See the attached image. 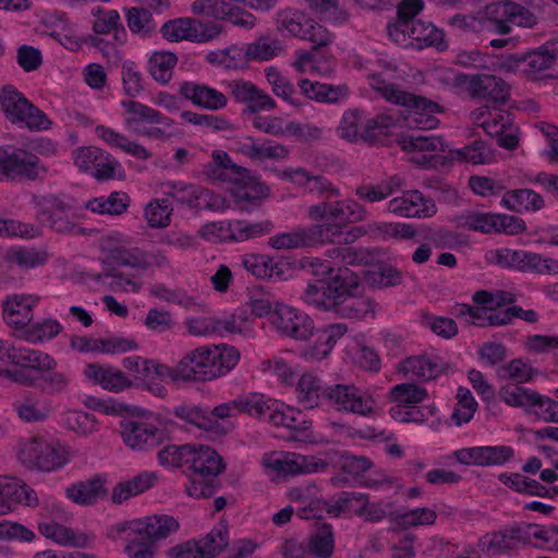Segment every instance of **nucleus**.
<instances>
[{
  "label": "nucleus",
  "mask_w": 558,
  "mask_h": 558,
  "mask_svg": "<svg viewBox=\"0 0 558 558\" xmlns=\"http://www.w3.org/2000/svg\"><path fill=\"white\" fill-rule=\"evenodd\" d=\"M179 529V522L171 515H150L114 524L108 536L116 539L126 533L125 553L129 558H154L156 541L166 538Z\"/></svg>",
  "instance_id": "1"
},
{
  "label": "nucleus",
  "mask_w": 558,
  "mask_h": 558,
  "mask_svg": "<svg viewBox=\"0 0 558 558\" xmlns=\"http://www.w3.org/2000/svg\"><path fill=\"white\" fill-rule=\"evenodd\" d=\"M20 459L27 466L36 465L39 470L51 472L69 462V451L60 444H46L31 440L20 450Z\"/></svg>",
  "instance_id": "10"
},
{
  "label": "nucleus",
  "mask_w": 558,
  "mask_h": 558,
  "mask_svg": "<svg viewBox=\"0 0 558 558\" xmlns=\"http://www.w3.org/2000/svg\"><path fill=\"white\" fill-rule=\"evenodd\" d=\"M371 86L387 101L410 109L405 119L410 125L435 129L439 120L434 116L442 112V107L423 96L402 90L395 83H387L380 75H373Z\"/></svg>",
  "instance_id": "3"
},
{
  "label": "nucleus",
  "mask_w": 558,
  "mask_h": 558,
  "mask_svg": "<svg viewBox=\"0 0 558 558\" xmlns=\"http://www.w3.org/2000/svg\"><path fill=\"white\" fill-rule=\"evenodd\" d=\"M538 371L521 359L511 360L509 363L500 366L497 369V376L500 379H512L517 384L513 386H520V384L529 383L532 380Z\"/></svg>",
  "instance_id": "39"
},
{
  "label": "nucleus",
  "mask_w": 558,
  "mask_h": 558,
  "mask_svg": "<svg viewBox=\"0 0 558 558\" xmlns=\"http://www.w3.org/2000/svg\"><path fill=\"white\" fill-rule=\"evenodd\" d=\"M448 367L447 363L438 357L430 359L426 355L410 356L405 359L400 366L403 373H413V375L423 380L437 378Z\"/></svg>",
  "instance_id": "26"
},
{
  "label": "nucleus",
  "mask_w": 558,
  "mask_h": 558,
  "mask_svg": "<svg viewBox=\"0 0 558 558\" xmlns=\"http://www.w3.org/2000/svg\"><path fill=\"white\" fill-rule=\"evenodd\" d=\"M402 149L409 151L427 150V151H445L446 147L441 137L423 136V135H401L398 140Z\"/></svg>",
  "instance_id": "51"
},
{
  "label": "nucleus",
  "mask_w": 558,
  "mask_h": 558,
  "mask_svg": "<svg viewBox=\"0 0 558 558\" xmlns=\"http://www.w3.org/2000/svg\"><path fill=\"white\" fill-rule=\"evenodd\" d=\"M409 39L417 43V49L425 47H436L439 51L447 49L444 32L436 28L432 23L422 20H416L410 24Z\"/></svg>",
  "instance_id": "29"
},
{
  "label": "nucleus",
  "mask_w": 558,
  "mask_h": 558,
  "mask_svg": "<svg viewBox=\"0 0 558 558\" xmlns=\"http://www.w3.org/2000/svg\"><path fill=\"white\" fill-rule=\"evenodd\" d=\"M283 473L284 475H295L301 473H313L326 471L328 462L315 457H306L292 453L291 457L283 459Z\"/></svg>",
  "instance_id": "38"
},
{
  "label": "nucleus",
  "mask_w": 558,
  "mask_h": 558,
  "mask_svg": "<svg viewBox=\"0 0 558 558\" xmlns=\"http://www.w3.org/2000/svg\"><path fill=\"white\" fill-rule=\"evenodd\" d=\"M34 304L35 300L32 295L14 294L9 296L3 304V316L8 325L11 327H23L31 324Z\"/></svg>",
  "instance_id": "21"
},
{
  "label": "nucleus",
  "mask_w": 558,
  "mask_h": 558,
  "mask_svg": "<svg viewBox=\"0 0 558 558\" xmlns=\"http://www.w3.org/2000/svg\"><path fill=\"white\" fill-rule=\"evenodd\" d=\"M241 166L234 163L228 153L215 150L213 153V161L206 163L203 173L211 181H222L231 183L236 173L234 168Z\"/></svg>",
  "instance_id": "33"
},
{
  "label": "nucleus",
  "mask_w": 558,
  "mask_h": 558,
  "mask_svg": "<svg viewBox=\"0 0 558 558\" xmlns=\"http://www.w3.org/2000/svg\"><path fill=\"white\" fill-rule=\"evenodd\" d=\"M234 169L236 173L231 182L233 184L231 195L239 209L250 211L254 207H259L269 197V187L253 175L251 170L242 166Z\"/></svg>",
  "instance_id": "11"
},
{
  "label": "nucleus",
  "mask_w": 558,
  "mask_h": 558,
  "mask_svg": "<svg viewBox=\"0 0 558 558\" xmlns=\"http://www.w3.org/2000/svg\"><path fill=\"white\" fill-rule=\"evenodd\" d=\"M130 205V197L126 193L113 192L109 197L94 198L86 204V208L93 213L121 215L126 211Z\"/></svg>",
  "instance_id": "37"
},
{
  "label": "nucleus",
  "mask_w": 558,
  "mask_h": 558,
  "mask_svg": "<svg viewBox=\"0 0 558 558\" xmlns=\"http://www.w3.org/2000/svg\"><path fill=\"white\" fill-rule=\"evenodd\" d=\"M192 12L197 15L226 20L235 26L251 29L256 24V17L239 5L218 0H195Z\"/></svg>",
  "instance_id": "14"
},
{
  "label": "nucleus",
  "mask_w": 558,
  "mask_h": 558,
  "mask_svg": "<svg viewBox=\"0 0 558 558\" xmlns=\"http://www.w3.org/2000/svg\"><path fill=\"white\" fill-rule=\"evenodd\" d=\"M501 204L514 213L538 211L545 207V202L538 193L530 189L507 191Z\"/></svg>",
  "instance_id": "27"
},
{
  "label": "nucleus",
  "mask_w": 558,
  "mask_h": 558,
  "mask_svg": "<svg viewBox=\"0 0 558 558\" xmlns=\"http://www.w3.org/2000/svg\"><path fill=\"white\" fill-rule=\"evenodd\" d=\"M361 277L347 266H336L326 280H315L304 291L303 300L319 310L335 307V303L362 293Z\"/></svg>",
  "instance_id": "2"
},
{
  "label": "nucleus",
  "mask_w": 558,
  "mask_h": 558,
  "mask_svg": "<svg viewBox=\"0 0 558 558\" xmlns=\"http://www.w3.org/2000/svg\"><path fill=\"white\" fill-rule=\"evenodd\" d=\"M268 422L275 426H283L293 434L289 439L298 440L300 435L304 434L312 427V421L305 420L301 411L289 410L287 413L278 410H270Z\"/></svg>",
  "instance_id": "35"
},
{
  "label": "nucleus",
  "mask_w": 558,
  "mask_h": 558,
  "mask_svg": "<svg viewBox=\"0 0 558 558\" xmlns=\"http://www.w3.org/2000/svg\"><path fill=\"white\" fill-rule=\"evenodd\" d=\"M271 323L280 333L300 341L307 340L315 330L314 320L307 314L281 303L275 304Z\"/></svg>",
  "instance_id": "12"
},
{
  "label": "nucleus",
  "mask_w": 558,
  "mask_h": 558,
  "mask_svg": "<svg viewBox=\"0 0 558 558\" xmlns=\"http://www.w3.org/2000/svg\"><path fill=\"white\" fill-rule=\"evenodd\" d=\"M308 553L316 558H330L335 548V536L331 524H320L308 538Z\"/></svg>",
  "instance_id": "36"
},
{
  "label": "nucleus",
  "mask_w": 558,
  "mask_h": 558,
  "mask_svg": "<svg viewBox=\"0 0 558 558\" xmlns=\"http://www.w3.org/2000/svg\"><path fill=\"white\" fill-rule=\"evenodd\" d=\"M391 398L397 405L391 408L392 417L397 418L402 414L404 407L422 402L427 397V391L415 384H400L390 391Z\"/></svg>",
  "instance_id": "34"
},
{
  "label": "nucleus",
  "mask_w": 558,
  "mask_h": 558,
  "mask_svg": "<svg viewBox=\"0 0 558 558\" xmlns=\"http://www.w3.org/2000/svg\"><path fill=\"white\" fill-rule=\"evenodd\" d=\"M209 354L210 347H201L185 354L175 365V374L180 380L206 381L214 379L217 371Z\"/></svg>",
  "instance_id": "15"
},
{
  "label": "nucleus",
  "mask_w": 558,
  "mask_h": 558,
  "mask_svg": "<svg viewBox=\"0 0 558 558\" xmlns=\"http://www.w3.org/2000/svg\"><path fill=\"white\" fill-rule=\"evenodd\" d=\"M296 390L299 402L305 409L317 408L322 399H325L327 387L323 386L320 378L312 374H303L299 379Z\"/></svg>",
  "instance_id": "32"
},
{
  "label": "nucleus",
  "mask_w": 558,
  "mask_h": 558,
  "mask_svg": "<svg viewBox=\"0 0 558 558\" xmlns=\"http://www.w3.org/2000/svg\"><path fill=\"white\" fill-rule=\"evenodd\" d=\"M205 558H215L229 544L228 530L226 526L211 530L202 539L197 541Z\"/></svg>",
  "instance_id": "54"
},
{
  "label": "nucleus",
  "mask_w": 558,
  "mask_h": 558,
  "mask_svg": "<svg viewBox=\"0 0 558 558\" xmlns=\"http://www.w3.org/2000/svg\"><path fill=\"white\" fill-rule=\"evenodd\" d=\"M271 230L269 221L246 223L242 220H234L229 223V236L234 241H246L263 234H268Z\"/></svg>",
  "instance_id": "48"
},
{
  "label": "nucleus",
  "mask_w": 558,
  "mask_h": 558,
  "mask_svg": "<svg viewBox=\"0 0 558 558\" xmlns=\"http://www.w3.org/2000/svg\"><path fill=\"white\" fill-rule=\"evenodd\" d=\"M169 186L170 191L167 192V195L189 208L197 211H219L225 209V198L214 194L210 190L199 185H186L183 183H172Z\"/></svg>",
  "instance_id": "13"
},
{
  "label": "nucleus",
  "mask_w": 558,
  "mask_h": 558,
  "mask_svg": "<svg viewBox=\"0 0 558 558\" xmlns=\"http://www.w3.org/2000/svg\"><path fill=\"white\" fill-rule=\"evenodd\" d=\"M521 271H531L537 275L548 276L558 275V260L525 251L524 264L521 265Z\"/></svg>",
  "instance_id": "56"
},
{
  "label": "nucleus",
  "mask_w": 558,
  "mask_h": 558,
  "mask_svg": "<svg viewBox=\"0 0 558 558\" xmlns=\"http://www.w3.org/2000/svg\"><path fill=\"white\" fill-rule=\"evenodd\" d=\"M366 280L373 288L385 289L400 286L403 280L402 271L390 266H380L377 271L366 274Z\"/></svg>",
  "instance_id": "55"
},
{
  "label": "nucleus",
  "mask_w": 558,
  "mask_h": 558,
  "mask_svg": "<svg viewBox=\"0 0 558 558\" xmlns=\"http://www.w3.org/2000/svg\"><path fill=\"white\" fill-rule=\"evenodd\" d=\"M408 108H405V111H397L389 114H381L378 116L376 119H372L367 122V124L364 126L363 132H361V138L369 144H375L379 140V135H384L385 130L388 128L396 125L400 122H404L407 126L409 128H417L420 130H427L426 128H422L418 125H410L408 119L405 117L409 113Z\"/></svg>",
  "instance_id": "24"
},
{
  "label": "nucleus",
  "mask_w": 558,
  "mask_h": 558,
  "mask_svg": "<svg viewBox=\"0 0 558 558\" xmlns=\"http://www.w3.org/2000/svg\"><path fill=\"white\" fill-rule=\"evenodd\" d=\"M232 95L239 102L246 104L245 111L257 113L276 107L275 100L251 82L236 81L231 85Z\"/></svg>",
  "instance_id": "18"
},
{
  "label": "nucleus",
  "mask_w": 558,
  "mask_h": 558,
  "mask_svg": "<svg viewBox=\"0 0 558 558\" xmlns=\"http://www.w3.org/2000/svg\"><path fill=\"white\" fill-rule=\"evenodd\" d=\"M0 172L12 180L41 181L48 168L35 154L21 149L0 148Z\"/></svg>",
  "instance_id": "7"
},
{
  "label": "nucleus",
  "mask_w": 558,
  "mask_h": 558,
  "mask_svg": "<svg viewBox=\"0 0 558 558\" xmlns=\"http://www.w3.org/2000/svg\"><path fill=\"white\" fill-rule=\"evenodd\" d=\"M0 105L5 118L12 123H23L31 131L48 130L51 121L14 86L7 85L0 92Z\"/></svg>",
  "instance_id": "6"
},
{
  "label": "nucleus",
  "mask_w": 558,
  "mask_h": 558,
  "mask_svg": "<svg viewBox=\"0 0 558 558\" xmlns=\"http://www.w3.org/2000/svg\"><path fill=\"white\" fill-rule=\"evenodd\" d=\"M209 359L213 360L217 374L215 378L222 376L233 369L240 360V352L234 347L227 344L210 347Z\"/></svg>",
  "instance_id": "40"
},
{
  "label": "nucleus",
  "mask_w": 558,
  "mask_h": 558,
  "mask_svg": "<svg viewBox=\"0 0 558 558\" xmlns=\"http://www.w3.org/2000/svg\"><path fill=\"white\" fill-rule=\"evenodd\" d=\"M104 484L105 480L100 476L78 482L66 488V496L77 505L89 506L98 498L107 496L108 492Z\"/></svg>",
  "instance_id": "28"
},
{
  "label": "nucleus",
  "mask_w": 558,
  "mask_h": 558,
  "mask_svg": "<svg viewBox=\"0 0 558 558\" xmlns=\"http://www.w3.org/2000/svg\"><path fill=\"white\" fill-rule=\"evenodd\" d=\"M242 265L258 279L286 280V274L290 269L289 263L262 254L245 255Z\"/></svg>",
  "instance_id": "17"
},
{
  "label": "nucleus",
  "mask_w": 558,
  "mask_h": 558,
  "mask_svg": "<svg viewBox=\"0 0 558 558\" xmlns=\"http://www.w3.org/2000/svg\"><path fill=\"white\" fill-rule=\"evenodd\" d=\"M327 400L336 410L361 416H371L375 412V400L354 385L336 384L327 386Z\"/></svg>",
  "instance_id": "8"
},
{
  "label": "nucleus",
  "mask_w": 558,
  "mask_h": 558,
  "mask_svg": "<svg viewBox=\"0 0 558 558\" xmlns=\"http://www.w3.org/2000/svg\"><path fill=\"white\" fill-rule=\"evenodd\" d=\"M283 177L290 179L294 184L304 187L310 193L329 197L339 195V191L323 175H312L303 168L284 170Z\"/></svg>",
  "instance_id": "23"
},
{
  "label": "nucleus",
  "mask_w": 558,
  "mask_h": 558,
  "mask_svg": "<svg viewBox=\"0 0 558 558\" xmlns=\"http://www.w3.org/2000/svg\"><path fill=\"white\" fill-rule=\"evenodd\" d=\"M34 203L37 207V219H50L54 211L65 214L71 209V206L56 194L35 196Z\"/></svg>",
  "instance_id": "59"
},
{
  "label": "nucleus",
  "mask_w": 558,
  "mask_h": 558,
  "mask_svg": "<svg viewBox=\"0 0 558 558\" xmlns=\"http://www.w3.org/2000/svg\"><path fill=\"white\" fill-rule=\"evenodd\" d=\"M178 62L174 53L169 51L155 52L149 58V72L154 80L161 84L168 83L172 77V70Z\"/></svg>",
  "instance_id": "41"
},
{
  "label": "nucleus",
  "mask_w": 558,
  "mask_h": 558,
  "mask_svg": "<svg viewBox=\"0 0 558 558\" xmlns=\"http://www.w3.org/2000/svg\"><path fill=\"white\" fill-rule=\"evenodd\" d=\"M17 366L39 372L53 371L57 368V361L50 354L29 348H23Z\"/></svg>",
  "instance_id": "45"
},
{
  "label": "nucleus",
  "mask_w": 558,
  "mask_h": 558,
  "mask_svg": "<svg viewBox=\"0 0 558 558\" xmlns=\"http://www.w3.org/2000/svg\"><path fill=\"white\" fill-rule=\"evenodd\" d=\"M478 465H500L510 460L513 449L508 446H483L477 447Z\"/></svg>",
  "instance_id": "61"
},
{
  "label": "nucleus",
  "mask_w": 558,
  "mask_h": 558,
  "mask_svg": "<svg viewBox=\"0 0 558 558\" xmlns=\"http://www.w3.org/2000/svg\"><path fill=\"white\" fill-rule=\"evenodd\" d=\"M2 483L0 490V514H5L20 504L26 506L38 505L36 492L22 480L3 476Z\"/></svg>",
  "instance_id": "16"
},
{
  "label": "nucleus",
  "mask_w": 558,
  "mask_h": 558,
  "mask_svg": "<svg viewBox=\"0 0 558 558\" xmlns=\"http://www.w3.org/2000/svg\"><path fill=\"white\" fill-rule=\"evenodd\" d=\"M38 387L47 395H60L68 391L71 378L63 372L47 371L40 372Z\"/></svg>",
  "instance_id": "58"
},
{
  "label": "nucleus",
  "mask_w": 558,
  "mask_h": 558,
  "mask_svg": "<svg viewBox=\"0 0 558 558\" xmlns=\"http://www.w3.org/2000/svg\"><path fill=\"white\" fill-rule=\"evenodd\" d=\"M510 537L514 541L515 548L519 544L527 545L531 543L532 537L548 543L547 526L535 523L520 522L515 523L509 529Z\"/></svg>",
  "instance_id": "44"
},
{
  "label": "nucleus",
  "mask_w": 558,
  "mask_h": 558,
  "mask_svg": "<svg viewBox=\"0 0 558 558\" xmlns=\"http://www.w3.org/2000/svg\"><path fill=\"white\" fill-rule=\"evenodd\" d=\"M232 404L233 408L240 412L247 413L256 417H262L267 411L271 410L269 401H265L263 396L257 393L241 396L233 400Z\"/></svg>",
  "instance_id": "60"
},
{
  "label": "nucleus",
  "mask_w": 558,
  "mask_h": 558,
  "mask_svg": "<svg viewBox=\"0 0 558 558\" xmlns=\"http://www.w3.org/2000/svg\"><path fill=\"white\" fill-rule=\"evenodd\" d=\"M473 86H476L473 97L487 99L495 105H505L510 96L509 85L496 75L481 74Z\"/></svg>",
  "instance_id": "25"
},
{
  "label": "nucleus",
  "mask_w": 558,
  "mask_h": 558,
  "mask_svg": "<svg viewBox=\"0 0 558 558\" xmlns=\"http://www.w3.org/2000/svg\"><path fill=\"white\" fill-rule=\"evenodd\" d=\"M407 201V208L410 211L408 217H432L437 213V207L432 198H426L420 191H408L402 196Z\"/></svg>",
  "instance_id": "49"
},
{
  "label": "nucleus",
  "mask_w": 558,
  "mask_h": 558,
  "mask_svg": "<svg viewBox=\"0 0 558 558\" xmlns=\"http://www.w3.org/2000/svg\"><path fill=\"white\" fill-rule=\"evenodd\" d=\"M7 259L23 269H32L45 265L48 253L33 247H17L8 252Z\"/></svg>",
  "instance_id": "42"
},
{
  "label": "nucleus",
  "mask_w": 558,
  "mask_h": 558,
  "mask_svg": "<svg viewBox=\"0 0 558 558\" xmlns=\"http://www.w3.org/2000/svg\"><path fill=\"white\" fill-rule=\"evenodd\" d=\"M477 402L471 391L465 387H459L457 392V404L451 414V420L457 426L469 423L477 410Z\"/></svg>",
  "instance_id": "43"
},
{
  "label": "nucleus",
  "mask_w": 558,
  "mask_h": 558,
  "mask_svg": "<svg viewBox=\"0 0 558 558\" xmlns=\"http://www.w3.org/2000/svg\"><path fill=\"white\" fill-rule=\"evenodd\" d=\"M193 453V445L186 444L183 446L168 445L158 452V461L161 465H172L180 468L184 464L191 463V456Z\"/></svg>",
  "instance_id": "53"
},
{
  "label": "nucleus",
  "mask_w": 558,
  "mask_h": 558,
  "mask_svg": "<svg viewBox=\"0 0 558 558\" xmlns=\"http://www.w3.org/2000/svg\"><path fill=\"white\" fill-rule=\"evenodd\" d=\"M347 332L348 326L342 323L326 326L318 333L316 347L317 353L323 354L324 356L327 355L336 342Z\"/></svg>",
  "instance_id": "63"
},
{
  "label": "nucleus",
  "mask_w": 558,
  "mask_h": 558,
  "mask_svg": "<svg viewBox=\"0 0 558 558\" xmlns=\"http://www.w3.org/2000/svg\"><path fill=\"white\" fill-rule=\"evenodd\" d=\"M307 243L311 245L331 242L342 244V226L339 222L312 225L306 228Z\"/></svg>",
  "instance_id": "46"
},
{
  "label": "nucleus",
  "mask_w": 558,
  "mask_h": 558,
  "mask_svg": "<svg viewBox=\"0 0 558 558\" xmlns=\"http://www.w3.org/2000/svg\"><path fill=\"white\" fill-rule=\"evenodd\" d=\"M553 65L551 57L542 49V46L536 50L525 52L524 75L530 80H538L541 74Z\"/></svg>",
  "instance_id": "50"
},
{
  "label": "nucleus",
  "mask_w": 558,
  "mask_h": 558,
  "mask_svg": "<svg viewBox=\"0 0 558 558\" xmlns=\"http://www.w3.org/2000/svg\"><path fill=\"white\" fill-rule=\"evenodd\" d=\"M514 10L517 3L510 0L488 4L485 9L486 27L501 35L509 34L510 23H514Z\"/></svg>",
  "instance_id": "22"
},
{
  "label": "nucleus",
  "mask_w": 558,
  "mask_h": 558,
  "mask_svg": "<svg viewBox=\"0 0 558 558\" xmlns=\"http://www.w3.org/2000/svg\"><path fill=\"white\" fill-rule=\"evenodd\" d=\"M305 21L307 19L304 13L291 9L281 10L277 14L278 29H286L296 37H301Z\"/></svg>",
  "instance_id": "64"
},
{
  "label": "nucleus",
  "mask_w": 558,
  "mask_h": 558,
  "mask_svg": "<svg viewBox=\"0 0 558 558\" xmlns=\"http://www.w3.org/2000/svg\"><path fill=\"white\" fill-rule=\"evenodd\" d=\"M222 28L217 23H203L192 17H181L166 22L160 33L169 41L189 40L206 43L217 37Z\"/></svg>",
  "instance_id": "9"
},
{
  "label": "nucleus",
  "mask_w": 558,
  "mask_h": 558,
  "mask_svg": "<svg viewBox=\"0 0 558 558\" xmlns=\"http://www.w3.org/2000/svg\"><path fill=\"white\" fill-rule=\"evenodd\" d=\"M179 93L193 105L207 110H218L227 106V97L217 89L194 82H183Z\"/></svg>",
  "instance_id": "19"
},
{
  "label": "nucleus",
  "mask_w": 558,
  "mask_h": 558,
  "mask_svg": "<svg viewBox=\"0 0 558 558\" xmlns=\"http://www.w3.org/2000/svg\"><path fill=\"white\" fill-rule=\"evenodd\" d=\"M156 480L157 475L155 473L143 472L129 481L120 482L112 490L111 500L119 505L150 488Z\"/></svg>",
  "instance_id": "30"
},
{
  "label": "nucleus",
  "mask_w": 558,
  "mask_h": 558,
  "mask_svg": "<svg viewBox=\"0 0 558 558\" xmlns=\"http://www.w3.org/2000/svg\"><path fill=\"white\" fill-rule=\"evenodd\" d=\"M361 294H353L344 300L335 303V307H327L325 311H332L341 317L362 319L367 313L375 312V302L369 298H362Z\"/></svg>",
  "instance_id": "31"
},
{
  "label": "nucleus",
  "mask_w": 558,
  "mask_h": 558,
  "mask_svg": "<svg viewBox=\"0 0 558 558\" xmlns=\"http://www.w3.org/2000/svg\"><path fill=\"white\" fill-rule=\"evenodd\" d=\"M126 23L132 33L144 36L151 34L157 27L153 13L144 8L128 9Z\"/></svg>",
  "instance_id": "47"
},
{
  "label": "nucleus",
  "mask_w": 558,
  "mask_h": 558,
  "mask_svg": "<svg viewBox=\"0 0 558 558\" xmlns=\"http://www.w3.org/2000/svg\"><path fill=\"white\" fill-rule=\"evenodd\" d=\"M299 86L304 96L308 99L316 101H337L340 96L338 88L331 85L320 84L318 82H311L307 78H303L299 82Z\"/></svg>",
  "instance_id": "52"
},
{
  "label": "nucleus",
  "mask_w": 558,
  "mask_h": 558,
  "mask_svg": "<svg viewBox=\"0 0 558 558\" xmlns=\"http://www.w3.org/2000/svg\"><path fill=\"white\" fill-rule=\"evenodd\" d=\"M281 44L278 39L262 36L255 43L247 46L245 59L259 61L269 60L281 51Z\"/></svg>",
  "instance_id": "57"
},
{
  "label": "nucleus",
  "mask_w": 558,
  "mask_h": 558,
  "mask_svg": "<svg viewBox=\"0 0 558 558\" xmlns=\"http://www.w3.org/2000/svg\"><path fill=\"white\" fill-rule=\"evenodd\" d=\"M136 418L121 422V437L132 450L150 451L170 440L173 422L153 415L144 417L143 411L135 407Z\"/></svg>",
  "instance_id": "5"
},
{
  "label": "nucleus",
  "mask_w": 558,
  "mask_h": 558,
  "mask_svg": "<svg viewBox=\"0 0 558 558\" xmlns=\"http://www.w3.org/2000/svg\"><path fill=\"white\" fill-rule=\"evenodd\" d=\"M222 457L211 447L193 445L190 470L193 474L186 487L189 496L194 498L213 497L221 486L218 475L226 470Z\"/></svg>",
  "instance_id": "4"
},
{
  "label": "nucleus",
  "mask_w": 558,
  "mask_h": 558,
  "mask_svg": "<svg viewBox=\"0 0 558 558\" xmlns=\"http://www.w3.org/2000/svg\"><path fill=\"white\" fill-rule=\"evenodd\" d=\"M173 413L184 422L216 435H226L231 429V425L225 427L217 420H213L207 409L198 405H178L174 408Z\"/></svg>",
  "instance_id": "20"
},
{
  "label": "nucleus",
  "mask_w": 558,
  "mask_h": 558,
  "mask_svg": "<svg viewBox=\"0 0 558 558\" xmlns=\"http://www.w3.org/2000/svg\"><path fill=\"white\" fill-rule=\"evenodd\" d=\"M122 106L125 108L126 112L131 116L126 120V124L131 126L133 123L138 122H147L154 123L160 121V112L148 107L144 104H141L135 100L123 101Z\"/></svg>",
  "instance_id": "62"
}]
</instances>
